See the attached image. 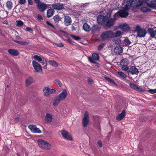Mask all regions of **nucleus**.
Instances as JSON below:
<instances>
[{
  "label": "nucleus",
  "mask_w": 156,
  "mask_h": 156,
  "mask_svg": "<svg viewBox=\"0 0 156 156\" xmlns=\"http://www.w3.org/2000/svg\"><path fill=\"white\" fill-rule=\"evenodd\" d=\"M67 95L66 90L65 89L63 90L55 98L53 103V105L54 106H57L61 101L64 100L66 98Z\"/></svg>",
  "instance_id": "nucleus-1"
},
{
  "label": "nucleus",
  "mask_w": 156,
  "mask_h": 156,
  "mask_svg": "<svg viewBox=\"0 0 156 156\" xmlns=\"http://www.w3.org/2000/svg\"><path fill=\"white\" fill-rule=\"evenodd\" d=\"M113 31L112 30H107L103 32L101 35V39L104 41H108L113 38Z\"/></svg>",
  "instance_id": "nucleus-2"
},
{
  "label": "nucleus",
  "mask_w": 156,
  "mask_h": 156,
  "mask_svg": "<svg viewBox=\"0 0 156 156\" xmlns=\"http://www.w3.org/2000/svg\"><path fill=\"white\" fill-rule=\"evenodd\" d=\"M38 145L43 149L50 150L51 148V145L47 141L41 139L37 140Z\"/></svg>",
  "instance_id": "nucleus-3"
},
{
  "label": "nucleus",
  "mask_w": 156,
  "mask_h": 156,
  "mask_svg": "<svg viewBox=\"0 0 156 156\" xmlns=\"http://www.w3.org/2000/svg\"><path fill=\"white\" fill-rule=\"evenodd\" d=\"M135 31L137 32V36L140 37H144L147 33L145 29H141L138 25L136 26Z\"/></svg>",
  "instance_id": "nucleus-4"
},
{
  "label": "nucleus",
  "mask_w": 156,
  "mask_h": 156,
  "mask_svg": "<svg viewBox=\"0 0 156 156\" xmlns=\"http://www.w3.org/2000/svg\"><path fill=\"white\" fill-rule=\"evenodd\" d=\"M34 2L35 3L37 4V9L41 12H44L48 8L47 4H44L42 2H40V1Z\"/></svg>",
  "instance_id": "nucleus-5"
},
{
  "label": "nucleus",
  "mask_w": 156,
  "mask_h": 156,
  "mask_svg": "<svg viewBox=\"0 0 156 156\" xmlns=\"http://www.w3.org/2000/svg\"><path fill=\"white\" fill-rule=\"evenodd\" d=\"M107 18L105 16L102 15H99L97 17V20L98 24L103 27L105 23Z\"/></svg>",
  "instance_id": "nucleus-6"
},
{
  "label": "nucleus",
  "mask_w": 156,
  "mask_h": 156,
  "mask_svg": "<svg viewBox=\"0 0 156 156\" xmlns=\"http://www.w3.org/2000/svg\"><path fill=\"white\" fill-rule=\"evenodd\" d=\"M115 18H111L107 20L103 27L105 28H110L112 27L115 23Z\"/></svg>",
  "instance_id": "nucleus-7"
},
{
  "label": "nucleus",
  "mask_w": 156,
  "mask_h": 156,
  "mask_svg": "<svg viewBox=\"0 0 156 156\" xmlns=\"http://www.w3.org/2000/svg\"><path fill=\"white\" fill-rule=\"evenodd\" d=\"M143 3L147 4V6L152 8L156 6V0H142Z\"/></svg>",
  "instance_id": "nucleus-8"
},
{
  "label": "nucleus",
  "mask_w": 156,
  "mask_h": 156,
  "mask_svg": "<svg viewBox=\"0 0 156 156\" xmlns=\"http://www.w3.org/2000/svg\"><path fill=\"white\" fill-rule=\"evenodd\" d=\"M92 57L90 56L88 57L89 61L92 63H97L95 61L99 60L100 57L96 53H94L92 54Z\"/></svg>",
  "instance_id": "nucleus-9"
},
{
  "label": "nucleus",
  "mask_w": 156,
  "mask_h": 156,
  "mask_svg": "<svg viewBox=\"0 0 156 156\" xmlns=\"http://www.w3.org/2000/svg\"><path fill=\"white\" fill-rule=\"evenodd\" d=\"M88 113L86 111L84 114V117L83 119L82 122L83 126L85 127L89 123Z\"/></svg>",
  "instance_id": "nucleus-10"
},
{
  "label": "nucleus",
  "mask_w": 156,
  "mask_h": 156,
  "mask_svg": "<svg viewBox=\"0 0 156 156\" xmlns=\"http://www.w3.org/2000/svg\"><path fill=\"white\" fill-rule=\"evenodd\" d=\"M61 134L64 139L68 140H72L73 138L71 135L66 130H62Z\"/></svg>",
  "instance_id": "nucleus-11"
},
{
  "label": "nucleus",
  "mask_w": 156,
  "mask_h": 156,
  "mask_svg": "<svg viewBox=\"0 0 156 156\" xmlns=\"http://www.w3.org/2000/svg\"><path fill=\"white\" fill-rule=\"evenodd\" d=\"M28 128L33 133H41V130L39 128H37L35 125H30L28 126Z\"/></svg>",
  "instance_id": "nucleus-12"
},
{
  "label": "nucleus",
  "mask_w": 156,
  "mask_h": 156,
  "mask_svg": "<svg viewBox=\"0 0 156 156\" xmlns=\"http://www.w3.org/2000/svg\"><path fill=\"white\" fill-rule=\"evenodd\" d=\"M132 7L135 8L141 6L143 3L140 0H132Z\"/></svg>",
  "instance_id": "nucleus-13"
},
{
  "label": "nucleus",
  "mask_w": 156,
  "mask_h": 156,
  "mask_svg": "<svg viewBox=\"0 0 156 156\" xmlns=\"http://www.w3.org/2000/svg\"><path fill=\"white\" fill-rule=\"evenodd\" d=\"M139 73L138 69L135 66H131L128 71V74L132 75H137Z\"/></svg>",
  "instance_id": "nucleus-14"
},
{
  "label": "nucleus",
  "mask_w": 156,
  "mask_h": 156,
  "mask_svg": "<svg viewBox=\"0 0 156 156\" xmlns=\"http://www.w3.org/2000/svg\"><path fill=\"white\" fill-rule=\"evenodd\" d=\"M52 7L53 9H55L58 10H61L64 9L63 4L60 3L53 4H52Z\"/></svg>",
  "instance_id": "nucleus-15"
},
{
  "label": "nucleus",
  "mask_w": 156,
  "mask_h": 156,
  "mask_svg": "<svg viewBox=\"0 0 156 156\" xmlns=\"http://www.w3.org/2000/svg\"><path fill=\"white\" fill-rule=\"evenodd\" d=\"M132 0H125L123 4L125 7L124 9L125 10H129L130 6L132 7Z\"/></svg>",
  "instance_id": "nucleus-16"
},
{
  "label": "nucleus",
  "mask_w": 156,
  "mask_h": 156,
  "mask_svg": "<svg viewBox=\"0 0 156 156\" xmlns=\"http://www.w3.org/2000/svg\"><path fill=\"white\" fill-rule=\"evenodd\" d=\"M33 66L37 72H39L42 70L41 66L40 65L35 61L32 62Z\"/></svg>",
  "instance_id": "nucleus-17"
},
{
  "label": "nucleus",
  "mask_w": 156,
  "mask_h": 156,
  "mask_svg": "<svg viewBox=\"0 0 156 156\" xmlns=\"http://www.w3.org/2000/svg\"><path fill=\"white\" fill-rule=\"evenodd\" d=\"M52 116L51 114L48 113L46 114L45 118L46 122L47 123L51 122L52 121Z\"/></svg>",
  "instance_id": "nucleus-18"
},
{
  "label": "nucleus",
  "mask_w": 156,
  "mask_h": 156,
  "mask_svg": "<svg viewBox=\"0 0 156 156\" xmlns=\"http://www.w3.org/2000/svg\"><path fill=\"white\" fill-rule=\"evenodd\" d=\"M64 22L65 25L69 26L72 23V20L71 17L69 16H66L64 17Z\"/></svg>",
  "instance_id": "nucleus-19"
},
{
  "label": "nucleus",
  "mask_w": 156,
  "mask_h": 156,
  "mask_svg": "<svg viewBox=\"0 0 156 156\" xmlns=\"http://www.w3.org/2000/svg\"><path fill=\"white\" fill-rule=\"evenodd\" d=\"M128 10H124V8L123 10L119 11V16L121 17H126L127 16L129 13L126 11Z\"/></svg>",
  "instance_id": "nucleus-20"
},
{
  "label": "nucleus",
  "mask_w": 156,
  "mask_h": 156,
  "mask_svg": "<svg viewBox=\"0 0 156 156\" xmlns=\"http://www.w3.org/2000/svg\"><path fill=\"white\" fill-rule=\"evenodd\" d=\"M114 51L116 54L119 55L122 52V49L121 47L116 46L114 48Z\"/></svg>",
  "instance_id": "nucleus-21"
},
{
  "label": "nucleus",
  "mask_w": 156,
  "mask_h": 156,
  "mask_svg": "<svg viewBox=\"0 0 156 156\" xmlns=\"http://www.w3.org/2000/svg\"><path fill=\"white\" fill-rule=\"evenodd\" d=\"M101 27L97 24H94L91 28L92 32L94 33L97 31H99L100 30Z\"/></svg>",
  "instance_id": "nucleus-22"
},
{
  "label": "nucleus",
  "mask_w": 156,
  "mask_h": 156,
  "mask_svg": "<svg viewBox=\"0 0 156 156\" xmlns=\"http://www.w3.org/2000/svg\"><path fill=\"white\" fill-rule=\"evenodd\" d=\"M126 112L125 110H123L122 112L119 114L116 117V119L118 120H120L122 119L126 116Z\"/></svg>",
  "instance_id": "nucleus-23"
},
{
  "label": "nucleus",
  "mask_w": 156,
  "mask_h": 156,
  "mask_svg": "<svg viewBox=\"0 0 156 156\" xmlns=\"http://www.w3.org/2000/svg\"><path fill=\"white\" fill-rule=\"evenodd\" d=\"M50 89L48 87L44 88L43 89V92L44 93V95L47 97H49L50 96Z\"/></svg>",
  "instance_id": "nucleus-24"
},
{
  "label": "nucleus",
  "mask_w": 156,
  "mask_h": 156,
  "mask_svg": "<svg viewBox=\"0 0 156 156\" xmlns=\"http://www.w3.org/2000/svg\"><path fill=\"white\" fill-rule=\"evenodd\" d=\"M129 84L130 87L134 90L137 91H142V89L136 86L135 84L132 83L131 82H129Z\"/></svg>",
  "instance_id": "nucleus-25"
},
{
  "label": "nucleus",
  "mask_w": 156,
  "mask_h": 156,
  "mask_svg": "<svg viewBox=\"0 0 156 156\" xmlns=\"http://www.w3.org/2000/svg\"><path fill=\"white\" fill-rule=\"evenodd\" d=\"M8 51L11 55L14 56H16L19 54L18 51L14 49H9Z\"/></svg>",
  "instance_id": "nucleus-26"
},
{
  "label": "nucleus",
  "mask_w": 156,
  "mask_h": 156,
  "mask_svg": "<svg viewBox=\"0 0 156 156\" xmlns=\"http://www.w3.org/2000/svg\"><path fill=\"white\" fill-rule=\"evenodd\" d=\"M33 78L30 76H29L26 79L25 83L27 86L30 85L33 83Z\"/></svg>",
  "instance_id": "nucleus-27"
},
{
  "label": "nucleus",
  "mask_w": 156,
  "mask_h": 156,
  "mask_svg": "<svg viewBox=\"0 0 156 156\" xmlns=\"http://www.w3.org/2000/svg\"><path fill=\"white\" fill-rule=\"evenodd\" d=\"M55 12V11L53 9H48L47 12V16L48 18H50L52 16Z\"/></svg>",
  "instance_id": "nucleus-28"
},
{
  "label": "nucleus",
  "mask_w": 156,
  "mask_h": 156,
  "mask_svg": "<svg viewBox=\"0 0 156 156\" xmlns=\"http://www.w3.org/2000/svg\"><path fill=\"white\" fill-rule=\"evenodd\" d=\"M120 27L125 31H128L130 30V27L126 23L120 25Z\"/></svg>",
  "instance_id": "nucleus-29"
},
{
  "label": "nucleus",
  "mask_w": 156,
  "mask_h": 156,
  "mask_svg": "<svg viewBox=\"0 0 156 156\" xmlns=\"http://www.w3.org/2000/svg\"><path fill=\"white\" fill-rule=\"evenodd\" d=\"M83 28L85 31L88 32L91 30V28L90 26L86 23H85L83 24Z\"/></svg>",
  "instance_id": "nucleus-30"
},
{
  "label": "nucleus",
  "mask_w": 156,
  "mask_h": 156,
  "mask_svg": "<svg viewBox=\"0 0 156 156\" xmlns=\"http://www.w3.org/2000/svg\"><path fill=\"white\" fill-rule=\"evenodd\" d=\"M148 31L151 37L152 38H154L155 37V34L153 29L152 28H149L148 29Z\"/></svg>",
  "instance_id": "nucleus-31"
},
{
  "label": "nucleus",
  "mask_w": 156,
  "mask_h": 156,
  "mask_svg": "<svg viewBox=\"0 0 156 156\" xmlns=\"http://www.w3.org/2000/svg\"><path fill=\"white\" fill-rule=\"evenodd\" d=\"M141 11L143 13L150 12L151 9L146 7H143L141 8Z\"/></svg>",
  "instance_id": "nucleus-32"
},
{
  "label": "nucleus",
  "mask_w": 156,
  "mask_h": 156,
  "mask_svg": "<svg viewBox=\"0 0 156 156\" xmlns=\"http://www.w3.org/2000/svg\"><path fill=\"white\" fill-rule=\"evenodd\" d=\"M53 19L54 20L55 22L56 23H58L61 20V18L58 15H57L54 16Z\"/></svg>",
  "instance_id": "nucleus-33"
},
{
  "label": "nucleus",
  "mask_w": 156,
  "mask_h": 156,
  "mask_svg": "<svg viewBox=\"0 0 156 156\" xmlns=\"http://www.w3.org/2000/svg\"><path fill=\"white\" fill-rule=\"evenodd\" d=\"M120 64L121 66H127L128 62L127 59H123L121 60Z\"/></svg>",
  "instance_id": "nucleus-34"
},
{
  "label": "nucleus",
  "mask_w": 156,
  "mask_h": 156,
  "mask_svg": "<svg viewBox=\"0 0 156 156\" xmlns=\"http://www.w3.org/2000/svg\"><path fill=\"white\" fill-rule=\"evenodd\" d=\"M6 7L8 10H11L12 7V2L10 1H8L6 2Z\"/></svg>",
  "instance_id": "nucleus-35"
},
{
  "label": "nucleus",
  "mask_w": 156,
  "mask_h": 156,
  "mask_svg": "<svg viewBox=\"0 0 156 156\" xmlns=\"http://www.w3.org/2000/svg\"><path fill=\"white\" fill-rule=\"evenodd\" d=\"M40 62L42 65H44L43 67V68L45 69H47V62L46 59H43L42 61H42Z\"/></svg>",
  "instance_id": "nucleus-36"
},
{
  "label": "nucleus",
  "mask_w": 156,
  "mask_h": 156,
  "mask_svg": "<svg viewBox=\"0 0 156 156\" xmlns=\"http://www.w3.org/2000/svg\"><path fill=\"white\" fill-rule=\"evenodd\" d=\"M113 37L114 38L116 37H119L122 34L120 31H118L116 32L115 33L113 32Z\"/></svg>",
  "instance_id": "nucleus-37"
},
{
  "label": "nucleus",
  "mask_w": 156,
  "mask_h": 156,
  "mask_svg": "<svg viewBox=\"0 0 156 156\" xmlns=\"http://www.w3.org/2000/svg\"><path fill=\"white\" fill-rule=\"evenodd\" d=\"M17 23L16 26L19 27H23L24 25L23 22L21 20H16Z\"/></svg>",
  "instance_id": "nucleus-38"
},
{
  "label": "nucleus",
  "mask_w": 156,
  "mask_h": 156,
  "mask_svg": "<svg viewBox=\"0 0 156 156\" xmlns=\"http://www.w3.org/2000/svg\"><path fill=\"white\" fill-rule=\"evenodd\" d=\"M48 63L50 65L55 67H57L58 66V64L55 61L51 60L48 62Z\"/></svg>",
  "instance_id": "nucleus-39"
},
{
  "label": "nucleus",
  "mask_w": 156,
  "mask_h": 156,
  "mask_svg": "<svg viewBox=\"0 0 156 156\" xmlns=\"http://www.w3.org/2000/svg\"><path fill=\"white\" fill-rule=\"evenodd\" d=\"M70 36L73 39L76 41H80L81 39L80 37L78 36L74 35L73 34H70Z\"/></svg>",
  "instance_id": "nucleus-40"
},
{
  "label": "nucleus",
  "mask_w": 156,
  "mask_h": 156,
  "mask_svg": "<svg viewBox=\"0 0 156 156\" xmlns=\"http://www.w3.org/2000/svg\"><path fill=\"white\" fill-rule=\"evenodd\" d=\"M33 57L34 60H36L39 62L42 61V58H41L37 55H35Z\"/></svg>",
  "instance_id": "nucleus-41"
},
{
  "label": "nucleus",
  "mask_w": 156,
  "mask_h": 156,
  "mask_svg": "<svg viewBox=\"0 0 156 156\" xmlns=\"http://www.w3.org/2000/svg\"><path fill=\"white\" fill-rule=\"evenodd\" d=\"M29 43V41H20L19 44L22 45H26L28 44Z\"/></svg>",
  "instance_id": "nucleus-42"
},
{
  "label": "nucleus",
  "mask_w": 156,
  "mask_h": 156,
  "mask_svg": "<svg viewBox=\"0 0 156 156\" xmlns=\"http://www.w3.org/2000/svg\"><path fill=\"white\" fill-rule=\"evenodd\" d=\"M118 73L123 78H126L127 77L126 75L124 73L121 71H118Z\"/></svg>",
  "instance_id": "nucleus-43"
},
{
  "label": "nucleus",
  "mask_w": 156,
  "mask_h": 156,
  "mask_svg": "<svg viewBox=\"0 0 156 156\" xmlns=\"http://www.w3.org/2000/svg\"><path fill=\"white\" fill-rule=\"evenodd\" d=\"M105 79L108 81L109 82L112 83L113 84H114L115 83V81L112 79H111L110 78L108 77H105Z\"/></svg>",
  "instance_id": "nucleus-44"
},
{
  "label": "nucleus",
  "mask_w": 156,
  "mask_h": 156,
  "mask_svg": "<svg viewBox=\"0 0 156 156\" xmlns=\"http://www.w3.org/2000/svg\"><path fill=\"white\" fill-rule=\"evenodd\" d=\"M105 45V44L103 43H102L101 44H100L98 47V50L100 51L101 50H102L103 47H104V46Z\"/></svg>",
  "instance_id": "nucleus-45"
},
{
  "label": "nucleus",
  "mask_w": 156,
  "mask_h": 156,
  "mask_svg": "<svg viewBox=\"0 0 156 156\" xmlns=\"http://www.w3.org/2000/svg\"><path fill=\"white\" fill-rule=\"evenodd\" d=\"M124 43L126 45H129L130 44V42L128 39L126 38L124 40Z\"/></svg>",
  "instance_id": "nucleus-46"
},
{
  "label": "nucleus",
  "mask_w": 156,
  "mask_h": 156,
  "mask_svg": "<svg viewBox=\"0 0 156 156\" xmlns=\"http://www.w3.org/2000/svg\"><path fill=\"white\" fill-rule=\"evenodd\" d=\"M122 69L124 70V71H127V72H128V71L129 69L128 67L127 66H122Z\"/></svg>",
  "instance_id": "nucleus-47"
},
{
  "label": "nucleus",
  "mask_w": 156,
  "mask_h": 156,
  "mask_svg": "<svg viewBox=\"0 0 156 156\" xmlns=\"http://www.w3.org/2000/svg\"><path fill=\"white\" fill-rule=\"evenodd\" d=\"M148 92L151 94H154L156 93V89H150L148 90Z\"/></svg>",
  "instance_id": "nucleus-48"
},
{
  "label": "nucleus",
  "mask_w": 156,
  "mask_h": 156,
  "mask_svg": "<svg viewBox=\"0 0 156 156\" xmlns=\"http://www.w3.org/2000/svg\"><path fill=\"white\" fill-rule=\"evenodd\" d=\"M46 23L48 25L51 26V27H52L54 29H55V27L53 26V25L49 21H46Z\"/></svg>",
  "instance_id": "nucleus-49"
},
{
  "label": "nucleus",
  "mask_w": 156,
  "mask_h": 156,
  "mask_svg": "<svg viewBox=\"0 0 156 156\" xmlns=\"http://www.w3.org/2000/svg\"><path fill=\"white\" fill-rule=\"evenodd\" d=\"M55 81L58 84L60 87H62V85L59 80H56Z\"/></svg>",
  "instance_id": "nucleus-50"
},
{
  "label": "nucleus",
  "mask_w": 156,
  "mask_h": 156,
  "mask_svg": "<svg viewBox=\"0 0 156 156\" xmlns=\"http://www.w3.org/2000/svg\"><path fill=\"white\" fill-rule=\"evenodd\" d=\"M37 19L38 20L41 21L43 20V18L42 16L40 14L37 15Z\"/></svg>",
  "instance_id": "nucleus-51"
},
{
  "label": "nucleus",
  "mask_w": 156,
  "mask_h": 156,
  "mask_svg": "<svg viewBox=\"0 0 156 156\" xmlns=\"http://www.w3.org/2000/svg\"><path fill=\"white\" fill-rule=\"evenodd\" d=\"M25 2V0H19V3L21 5L24 4Z\"/></svg>",
  "instance_id": "nucleus-52"
},
{
  "label": "nucleus",
  "mask_w": 156,
  "mask_h": 156,
  "mask_svg": "<svg viewBox=\"0 0 156 156\" xmlns=\"http://www.w3.org/2000/svg\"><path fill=\"white\" fill-rule=\"evenodd\" d=\"M50 93L53 94L54 93H55L56 92V91L54 89H52L51 90L50 89Z\"/></svg>",
  "instance_id": "nucleus-53"
},
{
  "label": "nucleus",
  "mask_w": 156,
  "mask_h": 156,
  "mask_svg": "<svg viewBox=\"0 0 156 156\" xmlns=\"http://www.w3.org/2000/svg\"><path fill=\"white\" fill-rule=\"evenodd\" d=\"M26 30L27 31L30 32L31 31H33V30L30 27H27L26 28Z\"/></svg>",
  "instance_id": "nucleus-54"
},
{
  "label": "nucleus",
  "mask_w": 156,
  "mask_h": 156,
  "mask_svg": "<svg viewBox=\"0 0 156 156\" xmlns=\"http://www.w3.org/2000/svg\"><path fill=\"white\" fill-rule=\"evenodd\" d=\"M20 119V117L19 116L16 117L14 119V121L16 122H17L19 121Z\"/></svg>",
  "instance_id": "nucleus-55"
},
{
  "label": "nucleus",
  "mask_w": 156,
  "mask_h": 156,
  "mask_svg": "<svg viewBox=\"0 0 156 156\" xmlns=\"http://www.w3.org/2000/svg\"><path fill=\"white\" fill-rule=\"evenodd\" d=\"M114 17H118L119 16V11L117 13H115L114 15Z\"/></svg>",
  "instance_id": "nucleus-56"
},
{
  "label": "nucleus",
  "mask_w": 156,
  "mask_h": 156,
  "mask_svg": "<svg viewBox=\"0 0 156 156\" xmlns=\"http://www.w3.org/2000/svg\"><path fill=\"white\" fill-rule=\"evenodd\" d=\"M97 143H98V145H99V146L101 147H102V143H101V141L99 140V141H98L97 142Z\"/></svg>",
  "instance_id": "nucleus-57"
},
{
  "label": "nucleus",
  "mask_w": 156,
  "mask_h": 156,
  "mask_svg": "<svg viewBox=\"0 0 156 156\" xmlns=\"http://www.w3.org/2000/svg\"><path fill=\"white\" fill-rule=\"evenodd\" d=\"M28 4L30 5H32L33 4V2L32 0H28Z\"/></svg>",
  "instance_id": "nucleus-58"
},
{
  "label": "nucleus",
  "mask_w": 156,
  "mask_h": 156,
  "mask_svg": "<svg viewBox=\"0 0 156 156\" xmlns=\"http://www.w3.org/2000/svg\"><path fill=\"white\" fill-rule=\"evenodd\" d=\"M57 46L59 47H62L64 46V45L62 43H60L58 44Z\"/></svg>",
  "instance_id": "nucleus-59"
},
{
  "label": "nucleus",
  "mask_w": 156,
  "mask_h": 156,
  "mask_svg": "<svg viewBox=\"0 0 156 156\" xmlns=\"http://www.w3.org/2000/svg\"><path fill=\"white\" fill-rule=\"evenodd\" d=\"M67 41L70 44H73V41L72 40L69 38L67 39Z\"/></svg>",
  "instance_id": "nucleus-60"
},
{
  "label": "nucleus",
  "mask_w": 156,
  "mask_h": 156,
  "mask_svg": "<svg viewBox=\"0 0 156 156\" xmlns=\"http://www.w3.org/2000/svg\"><path fill=\"white\" fill-rule=\"evenodd\" d=\"M3 23L5 24H8V21L7 20H5L3 22Z\"/></svg>",
  "instance_id": "nucleus-61"
},
{
  "label": "nucleus",
  "mask_w": 156,
  "mask_h": 156,
  "mask_svg": "<svg viewBox=\"0 0 156 156\" xmlns=\"http://www.w3.org/2000/svg\"><path fill=\"white\" fill-rule=\"evenodd\" d=\"M71 30L72 31L76 30V29L75 27L73 26H72L71 27Z\"/></svg>",
  "instance_id": "nucleus-62"
},
{
  "label": "nucleus",
  "mask_w": 156,
  "mask_h": 156,
  "mask_svg": "<svg viewBox=\"0 0 156 156\" xmlns=\"http://www.w3.org/2000/svg\"><path fill=\"white\" fill-rule=\"evenodd\" d=\"M14 41L15 42H16V43H18V44H19V41H16V40H14Z\"/></svg>",
  "instance_id": "nucleus-63"
},
{
  "label": "nucleus",
  "mask_w": 156,
  "mask_h": 156,
  "mask_svg": "<svg viewBox=\"0 0 156 156\" xmlns=\"http://www.w3.org/2000/svg\"><path fill=\"white\" fill-rule=\"evenodd\" d=\"M88 81L90 82H93V81L91 79H89Z\"/></svg>",
  "instance_id": "nucleus-64"
}]
</instances>
